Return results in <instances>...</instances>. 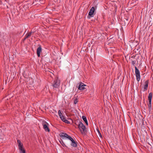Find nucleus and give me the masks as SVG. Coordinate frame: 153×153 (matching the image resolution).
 Returning a JSON list of instances; mask_svg holds the SVG:
<instances>
[{
	"instance_id": "21",
	"label": "nucleus",
	"mask_w": 153,
	"mask_h": 153,
	"mask_svg": "<svg viewBox=\"0 0 153 153\" xmlns=\"http://www.w3.org/2000/svg\"><path fill=\"white\" fill-rule=\"evenodd\" d=\"M35 0V1L36 2H37V1H39V2H40V1H41V0Z\"/></svg>"
},
{
	"instance_id": "2",
	"label": "nucleus",
	"mask_w": 153,
	"mask_h": 153,
	"mask_svg": "<svg viewBox=\"0 0 153 153\" xmlns=\"http://www.w3.org/2000/svg\"><path fill=\"white\" fill-rule=\"evenodd\" d=\"M17 142L18 143L19 148L20 150V153H25V150L23 148V145L21 141L19 140H17Z\"/></svg>"
},
{
	"instance_id": "16",
	"label": "nucleus",
	"mask_w": 153,
	"mask_h": 153,
	"mask_svg": "<svg viewBox=\"0 0 153 153\" xmlns=\"http://www.w3.org/2000/svg\"><path fill=\"white\" fill-rule=\"evenodd\" d=\"M60 119L61 120L64 122V121L65 120H66V119L65 118V117L64 116H62V117H60Z\"/></svg>"
},
{
	"instance_id": "19",
	"label": "nucleus",
	"mask_w": 153,
	"mask_h": 153,
	"mask_svg": "<svg viewBox=\"0 0 153 153\" xmlns=\"http://www.w3.org/2000/svg\"><path fill=\"white\" fill-rule=\"evenodd\" d=\"M64 122H65V123H68V124H70V122L69 121H68V120H65Z\"/></svg>"
},
{
	"instance_id": "11",
	"label": "nucleus",
	"mask_w": 153,
	"mask_h": 153,
	"mask_svg": "<svg viewBox=\"0 0 153 153\" xmlns=\"http://www.w3.org/2000/svg\"><path fill=\"white\" fill-rule=\"evenodd\" d=\"M149 83V80H147L145 82L143 91H145L147 90Z\"/></svg>"
},
{
	"instance_id": "5",
	"label": "nucleus",
	"mask_w": 153,
	"mask_h": 153,
	"mask_svg": "<svg viewBox=\"0 0 153 153\" xmlns=\"http://www.w3.org/2000/svg\"><path fill=\"white\" fill-rule=\"evenodd\" d=\"M48 124L46 121L42 123L43 128L46 131L49 132L50 131V129L48 127Z\"/></svg>"
},
{
	"instance_id": "23",
	"label": "nucleus",
	"mask_w": 153,
	"mask_h": 153,
	"mask_svg": "<svg viewBox=\"0 0 153 153\" xmlns=\"http://www.w3.org/2000/svg\"><path fill=\"white\" fill-rule=\"evenodd\" d=\"M87 18H88V19H90V16H88Z\"/></svg>"
},
{
	"instance_id": "8",
	"label": "nucleus",
	"mask_w": 153,
	"mask_h": 153,
	"mask_svg": "<svg viewBox=\"0 0 153 153\" xmlns=\"http://www.w3.org/2000/svg\"><path fill=\"white\" fill-rule=\"evenodd\" d=\"M59 136L63 139L68 138L69 139L70 137H71L68 134L64 133H60Z\"/></svg>"
},
{
	"instance_id": "22",
	"label": "nucleus",
	"mask_w": 153,
	"mask_h": 153,
	"mask_svg": "<svg viewBox=\"0 0 153 153\" xmlns=\"http://www.w3.org/2000/svg\"><path fill=\"white\" fill-rule=\"evenodd\" d=\"M132 64H135V62H134V61H132Z\"/></svg>"
},
{
	"instance_id": "1",
	"label": "nucleus",
	"mask_w": 153,
	"mask_h": 153,
	"mask_svg": "<svg viewBox=\"0 0 153 153\" xmlns=\"http://www.w3.org/2000/svg\"><path fill=\"white\" fill-rule=\"evenodd\" d=\"M77 124L76 123V124L78 126L81 133L82 134H85L86 131V128L85 126L81 121H79L77 122Z\"/></svg>"
},
{
	"instance_id": "18",
	"label": "nucleus",
	"mask_w": 153,
	"mask_h": 153,
	"mask_svg": "<svg viewBox=\"0 0 153 153\" xmlns=\"http://www.w3.org/2000/svg\"><path fill=\"white\" fill-rule=\"evenodd\" d=\"M58 114L59 116L60 117L62 116V114L61 113V111L60 110H59L58 111Z\"/></svg>"
},
{
	"instance_id": "13",
	"label": "nucleus",
	"mask_w": 153,
	"mask_h": 153,
	"mask_svg": "<svg viewBox=\"0 0 153 153\" xmlns=\"http://www.w3.org/2000/svg\"><path fill=\"white\" fill-rule=\"evenodd\" d=\"M82 118L83 120L84 121V122L87 125H88V123L86 117L85 116H82Z\"/></svg>"
},
{
	"instance_id": "24",
	"label": "nucleus",
	"mask_w": 153,
	"mask_h": 153,
	"mask_svg": "<svg viewBox=\"0 0 153 153\" xmlns=\"http://www.w3.org/2000/svg\"><path fill=\"white\" fill-rule=\"evenodd\" d=\"M27 38H25V37L24 38V40H25Z\"/></svg>"
},
{
	"instance_id": "20",
	"label": "nucleus",
	"mask_w": 153,
	"mask_h": 153,
	"mask_svg": "<svg viewBox=\"0 0 153 153\" xmlns=\"http://www.w3.org/2000/svg\"><path fill=\"white\" fill-rule=\"evenodd\" d=\"M98 133H99V135H100V137H101V138L102 137V134H101V133H100V131L99 130H98Z\"/></svg>"
},
{
	"instance_id": "3",
	"label": "nucleus",
	"mask_w": 153,
	"mask_h": 153,
	"mask_svg": "<svg viewBox=\"0 0 153 153\" xmlns=\"http://www.w3.org/2000/svg\"><path fill=\"white\" fill-rule=\"evenodd\" d=\"M59 82L57 78H55L53 82L51 83L52 86L55 88L58 87L59 85Z\"/></svg>"
},
{
	"instance_id": "14",
	"label": "nucleus",
	"mask_w": 153,
	"mask_h": 153,
	"mask_svg": "<svg viewBox=\"0 0 153 153\" xmlns=\"http://www.w3.org/2000/svg\"><path fill=\"white\" fill-rule=\"evenodd\" d=\"M31 32H29L27 33L25 35V38H27L31 35Z\"/></svg>"
},
{
	"instance_id": "7",
	"label": "nucleus",
	"mask_w": 153,
	"mask_h": 153,
	"mask_svg": "<svg viewBox=\"0 0 153 153\" xmlns=\"http://www.w3.org/2000/svg\"><path fill=\"white\" fill-rule=\"evenodd\" d=\"M69 140L71 141V145L72 146L74 147H77V143L76 141H75L71 137H70Z\"/></svg>"
},
{
	"instance_id": "4",
	"label": "nucleus",
	"mask_w": 153,
	"mask_h": 153,
	"mask_svg": "<svg viewBox=\"0 0 153 153\" xmlns=\"http://www.w3.org/2000/svg\"><path fill=\"white\" fill-rule=\"evenodd\" d=\"M135 73L136 75L137 81L138 82L140 79V72L138 69L135 66Z\"/></svg>"
},
{
	"instance_id": "15",
	"label": "nucleus",
	"mask_w": 153,
	"mask_h": 153,
	"mask_svg": "<svg viewBox=\"0 0 153 153\" xmlns=\"http://www.w3.org/2000/svg\"><path fill=\"white\" fill-rule=\"evenodd\" d=\"M148 105L149 110H150L151 108V101H149V103L148 104Z\"/></svg>"
},
{
	"instance_id": "10",
	"label": "nucleus",
	"mask_w": 153,
	"mask_h": 153,
	"mask_svg": "<svg viewBox=\"0 0 153 153\" xmlns=\"http://www.w3.org/2000/svg\"><path fill=\"white\" fill-rule=\"evenodd\" d=\"M42 52V48L40 45H39V47L37 50V53L38 57H39L40 56V53Z\"/></svg>"
},
{
	"instance_id": "6",
	"label": "nucleus",
	"mask_w": 153,
	"mask_h": 153,
	"mask_svg": "<svg viewBox=\"0 0 153 153\" xmlns=\"http://www.w3.org/2000/svg\"><path fill=\"white\" fill-rule=\"evenodd\" d=\"M87 86L83 83L80 82L78 87V89L80 90H82L86 88Z\"/></svg>"
},
{
	"instance_id": "9",
	"label": "nucleus",
	"mask_w": 153,
	"mask_h": 153,
	"mask_svg": "<svg viewBox=\"0 0 153 153\" xmlns=\"http://www.w3.org/2000/svg\"><path fill=\"white\" fill-rule=\"evenodd\" d=\"M95 11V8L94 7H92L90 9V11L88 13V15L91 17L93 16V13Z\"/></svg>"
},
{
	"instance_id": "12",
	"label": "nucleus",
	"mask_w": 153,
	"mask_h": 153,
	"mask_svg": "<svg viewBox=\"0 0 153 153\" xmlns=\"http://www.w3.org/2000/svg\"><path fill=\"white\" fill-rule=\"evenodd\" d=\"M152 92L150 93L148 96V99L149 101H151L152 99Z\"/></svg>"
},
{
	"instance_id": "17",
	"label": "nucleus",
	"mask_w": 153,
	"mask_h": 153,
	"mask_svg": "<svg viewBox=\"0 0 153 153\" xmlns=\"http://www.w3.org/2000/svg\"><path fill=\"white\" fill-rule=\"evenodd\" d=\"M78 102V99L77 98H76L74 100V104H76Z\"/></svg>"
}]
</instances>
